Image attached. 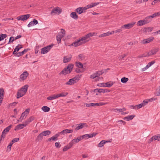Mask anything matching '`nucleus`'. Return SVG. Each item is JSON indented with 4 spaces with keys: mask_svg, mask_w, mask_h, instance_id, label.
Wrapping results in <instances>:
<instances>
[{
    "mask_svg": "<svg viewBox=\"0 0 160 160\" xmlns=\"http://www.w3.org/2000/svg\"><path fill=\"white\" fill-rule=\"evenodd\" d=\"M97 33L95 32H90L86 35L80 38L79 39L73 42L72 45L74 46L75 47L80 46L88 42L90 39L89 38L91 37L96 35Z\"/></svg>",
    "mask_w": 160,
    "mask_h": 160,
    "instance_id": "obj_1",
    "label": "nucleus"
},
{
    "mask_svg": "<svg viewBox=\"0 0 160 160\" xmlns=\"http://www.w3.org/2000/svg\"><path fill=\"white\" fill-rule=\"evenodd\" d=\"M28 87V85H25L19 90L17 93V98L18 99L23 96L26 93Z\"/></svg>",
    "mask_w": 160,
    "mask_h": 160,
    "instance_id": "obj_2",
    "label": "nucleus"
},
{
    "mask_svg": "<svg viewBox=\"0 0 160 160\" xmlns=\"http://www.w3.org/2000/svg\"><path fill=\"white\" fill-rule=\"evenodd\" d=\"M80 78L78 75H77L73 78L70 79L68 82L66 83V84L70 85L73 84L78 82Z\"/></svg>",
    "mask_w": 160,
    "mask_h": 160,
    "instance_id": "obj_3",
    "label": "nucleus"
},
{
    "mask_svg": "<svg viewBox=\"0 0 160 160\" xmlns=\"http://www.w3.org/2000/svg\"><path fill=\"white\" fill-rule=\"evenodd\" d=\"M53 45V44H52L50 45L42 48L41 50V54H44L48 52L52 48Z\"/></svg>",
    "mask_w": 160,
    "mask_h": 160,
    "instance_id": "obj_4",
    "label": "nucleus"
},
{
    "mask_svg": "<svg viewBox=\"0 0 160 160\" xmlns=\"http://www.w3.org/2000/svg\"><path fill=\"white\" fill-rule=\"evenodd\" d=\"M30 111V109L27 108L25 110V111L23 112L18 122L22 121V120L26 118V117L28 115Z\"/></svg>",
    "mask_w": 160,
    "mask_h": 160,
    "instance_id": "obj_5",
    "label": "nucleus"
},
{
    "mask_svg": "<svg viewBox=\"0 0 160 160\" xmlns=\"http://www.w3.org/2000/svg\"><path fill=\"white\" fill-rule=\"evenodd\" d=\"M30 15V14H27L26 15H22L19 17H18L17 18L18 20L24 21L27 20L29 18Z\"/></svg>",
    "mask_w": 160,
    "mask_h": 160,
    "instance_id": "obj_6",
    "label": "nucleus"
},
{
    "mask_svg": "<svg viewBox=\"0 0 160 160\" xmlns=\"http://www.w3.org/2000/svg\"><path fill=\"white\" fill-rule=\"evenodd\" d=\"M59 9V7H57L52 9L50 13V14L52 16H53L57 13H58L59 14L60 13L61 11Z\"/></svg>",
    "mask_w": 160,
    "mask_h": 160,
    "instance_id": "obj_7",
    "label": "nucleus"
},
{
    "mask_svg": "<svg viewBox=\"0 0 160 160\" xmlns=\"http://www.w3.org/2000/svg\"><path fill=\"white\" fill-rule=\"evenodd\" d=\"M135 22H132L131 23H129L127 24H124L122 26L121 28H125L126 29H129L132 28L135 24Z\"/></svg>",
    "mask_w": 160,
    "mask_h": 160,
    "instance_id": "obj_8",
    "label": "nucleus"
},
{
    "mask_svg": "<svg viewBox=\"0 0 160 160\" xmlns=\"http://www.w3.org/2000/svg\"><path fill=\"white\" fill-rule=\"evenodd\" d=\"M154 39V37H151L147 39L141 40V43L143 44L147 43L152 41Z\"/></svg>",
    "mask_w": 160,
    "mask_h": 160,
    "instance_id": "obj_9",
    "label": "nucleus"
},
{
    "mask_svg": "<svg viewBox=\"0 0 160 160\" xmlns=\"http://www.w3.org/2000/svg\"><path fill=\"white\" fill-rule=\"evenodd\" d=\"M28 75L29 74L27 71H25L20 75V78L22 80H25L26 79Z\"/></svg>",
    "mask_w": 160,
    "mask_h": 160,
    "instance_id": "obj_10",
    "label": "nucleus"
},
{
    "mask_svg": "<svg viewBox=\"0 0 160 160\" xmlns=\"http://www.w3.org/2000/svg\"><path fill=\"white\" fill-rule=\"evenodd\" d=\"M72 56L70 54L69 56H64L63 59V62L64 63H67L69 62L72 58Z\"/></svg>",
    "mask_w": 160,
    "mask_h": 160,
    "instance_id": "obj_11",
    "label": "nucleus"
},
{
    "mask_svg": "<svg viewBox=\"0 0 160 160\" xmlns=\"http://www.w3.org/2000/svg\"><path fill=\"white\" fill-rule=\"evenodd\" d=\"M96 135V134L94 133L90 134H86L81 136V137L82 139V140L83 139L85 138H86L87 139H88L89 138H92L94 136H95Z\"/></svg>",
    "mask_w": 160,
    "mask_h": 160,
    "instance_id": "obj_12",
    "label": "nucleus"
},
{
    "mask_svg": "<svg viewBox=\"0 0 160 160\" xmlns=\"http://www.w3.org/2000/svg\"><path fill=\"white\" fill-rule=\"evenodd\" d=\"M78 126L76 127V128H75V130H78L80 129H82L84 127V126L86 125V127H88V125H87L86 123H80L79 124L77 125Z\"/></svg>",
    "mask_w": 160,
    "mask_h": 160,
    "instance_id": "obj_13",
    "label": "nucleus"
},
{
    "mask_svg": "<svg viewBox=\"0 0 160 160\" xmlns=\"http://www.w3.org/2000/svg\"><path fill=\"white\" fill-rule=\"evenodd\" d=\"M82 140V139L81 136L80 137H78L77 138H75L72 139L71 142H70V143L72 144V146L73 144L78 142L79 141Z\"/></svg>",
    "mask_w": 160,
    "mask_h": 160,
    "instance_id": "obj_14",
    "label": "nucleus"
},
{
    "mask_svg": "<svg viewBox=\"0 0 160 160\" xmlns=\"http://www.w3.org/2000/svg\"><path fill=\"white\" fill-rule=\"evenodd\" d=\"M22 47L21 45L18 44L17 46L14 49V51L13 52V54L15 55L16 56H17V53H18L17 52L19 50L22 48Z\"/></svg>",
    "mask_w": 160,
    "mask_h": 160,
    "instance_id": "obj_15",
    "label": "nucleus"
},
{
    "mask_svg": "<svg viewBox=\"0 0 160 160\" xmlns=\"http://www.w3.org/2000/svg\"><path fill=\"white\" fill-rule=\"evenodd\" d=\"M26 124L25 123L18 124L16 126L14 130L17 131L22 129L24 127H26Z\"/></svg>",
    "mask_w": 160,
    "mask_h": 160,
    "instance_id": "obj_16",
    "label": "nucleus"
},
{
    "mask_svg": "<svg viewBox=\"0 0 160 160\" xmlns=\"http://www.w3.org/2000/svg\"><path fill=\"white\" fill-rule=\"evenodd\" d=\"M73 130L72 129L70 130L68 129H66L58 133H59V134H61L62 135H64L65 134L72 133L73 132Z\"/></svg>",
    "mask_w": 160,
    "mask_h": 160,
    "instance_id": "obj_17",
    "label": "nucleus"
},
{
    "mask_svg": "<svg viewBox=\"0 0 160 160\" xmlns=\"http://www.w3.org/2000/svg\"><path fill=\"white\" fill-rule=\"evenodd\" d=\"M38 23V21L37 20L34 19L33 21H31L29 23L28 25V27H30L33 26L37 24Z\"/></svg>",
    "mask_w": 160,
    "mask_h": 160,
    "instance_id": "obj_18",
    "label": "nucleus"
},
{
    "mask_svg": "<svg viewBox=\"0 0 160 160\" xmlns=\"http://www.w3.org/2000/svg\"><path fill=\"white\" fill-rule=\"evenodd\" d=\"M4 90L3 88H1L0 89V105L2 102L3 98Z\"/></svg>",
    "mask_w": 160,
    "mask_h": 160,
    "instance_id": "obj_19",
    "label": "nucleus"
},
{
    "mask_svg": "<svg viewBox=\"0 0 160 160\" xmlns=\"http://www.w3.org/2000/svg\"><path fill=\"white\" fill-rule=\"evenodd\" d=\"M158 48H154L151 50L149 52H148L147 54H150V56L152 55H154L158 51Z\"/></svg>",
    "mask_w": 160,
    "mask_h": 160,
    "instance_id": "obj_20",
    "label": "nucleus"
},
{
    "mask_svg": "<svg viewBox=\"0 0 160 160\" xmlns=\"http://www.w3.org/2000/svg\"><path fill=\"white\" fill-rule=\"evenodd\" d=\"M34 119V117L32 116L31 117L25 121L24 123L26 124V126H27Z\"/></svg>",
    "mask_w": 160,
    "mask_h": 160,
    "instance_id": "obj_21",
    "label": "nucleus"
},
{
    "mask_svg": "<svg viewBox=\"0 0 160 160\" xmlns=\"http://www.w3.org/2000/svg\"><path fill=\"white\" fill-rule=\"evenodd\" d=\"M135 117V115H132L125 117L123 119L124 120H126L127 121H129L132 120Z\"/></svg>",
    "mask_w": 160,
    "mask_h": 160,
    "instance_id": "obj_22",
    "label": "nucleus"
},
{
    "mask_svg": "<svg viewBox=\"0 0 160 160\" xmlns=\"http://www.w3.org/2000/svg\"><path fill=\"white\" fill-rule=\"evenodd\" d=\"M73 64H69L68 66L67 69L69 73H70L72 71L73 68Z\"/></svg>",
    "mask_w": 160,
    "mask_h": 160,
    "instance_id": "obj_23",
    "label": "nucleus"
},
{
    "mask_svg": "<svg viewBox=\"0 0 160 160\" xmlns=\"http://www.w3.org/2000/svg\"><path fill=\"white\" fill-rule=\"evenodd\" d=\"M108 142L105 140H102L98 144V147H102L104 146L105 143Z\"/></svg>",
    "mask_w": 160,
    "mask_h": 160,
    "instance_id": "obj_24",
    "label": "nucleus"
},
{
    "mask_svg": "<svg viewBox=\"0 0 160 160\" xmlns=\"http://www.w3.org/2000/svg\"><path fill=\"white\" fill-rule=\"evenodd\" d=\"M70 16L75 20H77L78 18V16L75 12H72L70 14Z\"/></svg>",
    "mask_w": 160,
    "mask_h": 160,
    "instance_id": "obj_25",
    "label": "nucleus"
},
{
    "mask_svg": "<svg viewBox=\"0 0 160 160\" xmlns=\"http://www.w3.org/2000/svg\"><path fill=\"white\" fill-rule=\"evenodd\" d=\"M68 73H69L67 69L66 68H65L64 69L60 72L59 74L60 75L61 74L65 75Z\"/></svg>",
    "mask_w": 160,
    "mask_h": 160,
    "instance_id": "obj_26",
    "label": "nucleus"
},
{
    "mask_svg": "<svg viewBox=\"0 0 160 160\" xmlns=\"http://www.w3.org/2000/svg\"><path fill=\"white\" fill-rule=\"evenodd\" d=\"M28 51V50L27 49H25L23 51L21 52H19L17 53V57H20L22 56L24 54V53Z\"/></svg>",
    "mask_w": 160,
    "mask_h": 160,
    "instance_id": "obj_27",
    "label": "nucleus"
},
{
    "mask_svg": "<svg viewBox=\"0 0 160 160\" xmlns=\"http://www.w3.org/2000/svg\"><path fill=\"white\" fill-rule=\"evenodd\" d=\"M43 135L41 132L39 134V135L37 136L36 141L38 142H40L42 141L43 138Z\"/></svg>",
    "mask_w": 160,
    "mask_h": 160,
    "instance_id": "obj_28",
    "label": "nucleus"
},
{
    "mask_svg": "<svg viewBox=\"0 0 160 160\" xmlns=\"http://www.w3.org/2000/svg\"><path fill=\"white\" fill-rule=\"evenodd\" d=\"M58 98L57 95L54 94L53 95H51L47 98V99L49 100H52Z\"/></svg>",
    "mask_w": 160,
    "mask_h": 160,
    "instance_id": "obj_29",
    "label": "nucleus"
},
{
    "mask_svg": "<svg viewBox=\"0 0 160 160\" xmlns=\"http://www.w3.org/2000/svg\"><path fill=\"white\" fill-rule=\"evenodd\" d=\"M156 140L158 141V134L152 137L149 140V142L150 143L151 142L154 141Z\"/></svg>",
    "mask_w": 160,
    "mask_h": 160,
    "instance_id": "obj_30",
    "label": "nucleus"
},
{
    "mask_svg": "<svg viewBox=\"0 0 160 160\" xmlns=\"http://www.w3.org/2000/svg\"><path fill=\"white\" fill-rule=\"evenodd\" d=\"M146 24H147V22L145 21L144 19L143 20H140L137 23L138 25L139 26H142Z\"/></svg>",
    "mask_w": 160,
    "mask_h": 160,
    "instance_id": "obj_31",
    "label": "nucleus"
},
{
    "mask_svg": "<svg viewBox=\"0 0 160 160\" xmlns=\"http://www.w3.org/2000/svg\"><path fill=\"white\" fill-rule=\"evenodd\" d=\"M72 146V144L70 143L69 142L68 145L64 147L63 149V151H66L70 149Z\"/></svg>",
    "mask_w": 160,
    "mask_h": 160,
    "instance_id": "obj_32",
    "label": "nucleus"
},
{
    "mask_svg": "<svg viewBox=\"0 0 160 160\" xmlns=\"http://www.w3.org/2000/svg\"><path fill=\"white\" fill-rule=\"evenodd\" d=\"M41 133L42 134L43 136H46L50 135L51 133V132L50 131L47 130L42 132Z\"/></svg>",
    "mask_w": 160,
    "mask_h": 160,
    "instance_id": "obj_33",
    "label": "nucleus"
},
{
    "mask_svg": "<svg viewBox=\"0 0 160 160\" xmlns=\"http://www.w3.org/2000/svg\"><path fill=\"white\" fill-rule=\"evenodd\" d=\"M104 71L105 70H102L101 71H99L96 72L95 73L96 76H97V77H98L100 75L102 74L104 72Z\"/></svg>",
    "mask_w": 160,
    "mask_h": 160,
    "instance_id": "obj_34",
    "label": "nucleus"
},
{
    "mask_svg": "<svg viewBox=\"0 0 160 160\" xmlns=\"http://www.w3.org/2000/svg\"><path fill=\"white\" fill-rule=\"evenodd\" d=\"M59 133L58 132L54 135L51 138L52 139V140L55 141L56 140H57L58 139V137L59 136Z\"/></svg>",
    "mask_w": 160,
    "mask_h": 160,
    "instance_id": "obj_35",
    "label": "nucleus"
},
{
    "mask_svg": "<svg viewBox=\"0 0 160 160\" xmlns=\"http://www.w3.org/2000/svg\"><path fill=\"white\" fill-rule=\"evenodd\" d=\"M42 110L44 112H48L50 111V108L47 106H44L42 108Z\"/></svg>",
    "mask_w": 160,
    "mask_h": 160,
    "instance_id": "obj_36",
    "label": "nucleus"
},
{
    "mask_svg": "<svg viewBox=\"0 0 160 160\" xmlns=\"http://www.w3.org/2000/svg\"><path fill=\"white\" fill-rule=\"evenodd\" d=\"M76 65L77 67L81 69L85 68L83 67L82 64L80 62H76Z\"/></svg>",
    "mask_w": 160,
    "mask_h": 160,
    "instance_id": "obj_37",
    "label": "nucleus"
},
{
    "mask_svg": "<svg viewBox=\"0 0 160 160\" xmlns=\"http://www.w3.org/2000/svg\"><path fill=\"white\" fill-rule=\"evenodd\" d=\"M68 93L67 92H61L60 94H57V96L58 98L60 97H65L66 96Z\"/></svg>",
    "mask_w": 160,
    "mask_h": 160,
    "instance_id": "obj_38",
    "label": "nucleus"
},
{
    "mask_svg": "<svg viewBox=\"0 0 160 160\" xmlns=\"http://www.w3.org/2000/svg\"><path fill=\"white\" fill-rule=\"evenodd\" d=\"M82 8L81 7H79L75 10V11L77 12L79 14H81L83 12V10L82 9Z\"/></svg>",
    "mask_w": 160,
    "mask_h": 160,
    "instance_id": "obj_39",
    "label": "nucleus"
},
{
    "mask_svg": "<svg viewBox=\"0 0 160 160\" xmlns=\"http://www.w3.org/2000/svg\"><path fill=\"white\" fill-rule=\"evenodd\" d=\"M85 70V68H76L75 70V71L77 73H82Z\"/></svg>",
    "mask_w": 160,
    "mask_h": 160,
    "instance_id": "obj_40",
    "label": "nucleus"
},
{
    "mask_svg": "<svg viewBox=\"0 0 160 160\" xmlns=\"http://www.w3.org/2000/svg\"><path fill=\"white\" fill-rule=\"evenodd\" d=\"M12 127V125H10L8 126L6 128H5L3 131V132L5 133L8 132H9V130L11 129Z\"/></svg>",
    "mask_w": 160,
    "mask_h": 160,
    "instance_id": "obj_41",
    "label": "nucleus"
},
{
    "mask_svg": "<svg viewBox=\"0 0 160 160\" xmlns=\"http://www.w3.org/2000/svg\"><path fill=\"white\" fill-rule=\"evenodd\" d=\"M7 37V35L6 34H0V41L3 40Z\"/></svg>",
    "mask_w": 160,
    "mask_h": 160,
    "instance_id": "obj_42",
    "label": "nucleus"
},
{
    "mask_svg": "<svg viewBox=\"0 0 160 160\" xmlns=\"http://www.w3.org/2000/svg\"><path fill=\"white\" fill-rule=\"evenodd\" d=\"M109 32H108L106 33H104L98 36L99 38H102L105 37H106L107 36H109Z\"/></svg>",
    "mask_w": 160,
    "mask_h": 160,
    "instance_id": "obj_43",
    "label": "nucleus"
},
{
    "mask_svg": "<svg viewBox=\"0 0 160 160\" xmlns=\"http://www.w3.org/2000/svg\"><path fill=\"white\" fill-rule=\"evenodd\" d=\"M144 20L147 22V24L151 22L152 20L149 16L146 17Z\"/></svg>",
    "mask_w": 160,
    "mask_h": 160,
    "instance_id": "obj_44",
    "label": "nucleus"
},
{
    "mask_svg": "<svg viewBox=\"0 0 160 160\" xmlns=\"http://www.w3.org/2000/svg\"><path fill=\"white\" fill-rule=\"evenodd\" d=\"M128 80V78H127L123 77L121 79V82L123 83H126Z\"/></svg>",
    "mask_w": 160,
    "mask_h": 160,
    "instance_id": "obj_45",
    "label": "nucleus"
},
{
    "mask_svg": "<svg viewBox=\"0 0 160 160\" xmlns=\"http://www.w3.org/2000/svg\"><path fill=\"white\" fill-rule=\"evenodd\" d=\"M155 94L156 96H160V87H159L156 89V92L155 93Z\"/></svg>",
    "mask_w": 160,
    "mask_h": 160,
    "instance_id": "obj_46",
    "label": "nucleus"
},
{
    "mask_svg": "<svg viewBox=\"0 0 160 160\" xmlns=\"http://www.w3.org/2000/svg\"><path fill=\"white\" fill-rule=\"evenodd\" d=\"M105 84V87L109 88L111 87L113 85L112 83H110L109 82L106 83Z\"/></svg>",
    "mask_w": 160,
    "mask_h": 160,
    "instance_id": "obj_47",
    "label": "nucleus"
},
{
    "mask_svg": "<svg viewBox=\"0 0 160 160\" xmlns=\"http://www.w3.org/2000/svg\"><path fill=\"white\" fill-rule=\"evenodd\" d=\"M6 133L2 132V134L1 137V139H0V141H1L2 140V138L4 139L6 136Z\"/></svg>",
    "mask_w": 160,
    "mask_h": 160,
    "instance_id": "obj_48",
    "label": "nucleus"
},
{
    "mask_svg": "<svg viewBox=\"0 0 160 160\" xmlns=\"http://www.w3.org/2000/svg\"><path fill=\"white\" fill-rule=\"evenodd\" d=\"M150 54H147L146 55L145 54H143L141 55H139L138 56L139 58H141L143 57H149L150 56Z\"/></svg>",
    "mask_w": 160,
    "mask_h": 160,
    "instance_id": "obj_49",
    "label": "nucleus"
},
{
    "mask_svg": "<svg viewBox=\"0 0 160 160\" xmlns=\"http://www.w3.org/2000/svg\"><path fill=\"white\" fill-rule=\"evenodd\" d=\"M15 38H14V37H13L12 36L11 37L9 38V43L12 42H13V41L15 40Z\"/></svg>",
    "mask_w": 160,
    "mask_h": 160,
    "instance_id": "obj_50",
    "label": "nucleus"
},
{
    "mask_svg": "<svg viewBox=\"0 0 160 160\" xmlns=\"http://www.w3.org/2000/svg\"><path fill=\"white\" fill-rule=\"evenodd\" d=\"M96 77H97V76H96L95 72L91 75L90 76V78L92 79H94Z\"/></svg>",
    "mask_w": 160,
    "mask_h": 160,
    "instance_id": "obj_51",
    "label": "nucleus"
},
{
    "mask_svg": "<svg viewBox=\"0 0 160 160\" xmlns=\"http://www.w3.org/2000/svg\"><path fill=\"white\" fill-rule=\"evenodd\" d=\"M86 106L87 107H94V103H85Z\"/></svg>",
    "mask_w": 160,
    "mask_h": 160,
    "instance_id": "obj_52",
    "label": "nucleus"
},
{
    "mask_svg": "<svg viewBox=\"0 0 160 160\" xmlns=\"http://www.w3.org/2000/svg\"><path fill=\"white\" fill-rule=\"evenodd\" d=\"M148 102V101L147 100H144L143 102L142 103L143 104V107L147 105Z\"/></svg>",
    "mask_w": 160,
    "mask_h": 160,
    "instance_id": "obj_53",
    "label": "nucleus"
},
{
    "mask_svg": "<svg viewBox=\"0 0 160 160\" xmlns=\"http://www.w3.org/2000/svg\"><path fill=\"white\" fill-rule=\"evenodd\" d=\"M19 140V138H16L13 139L12 140V142L13 143H14L15 142H18Z\"/></svg>",
    "mask_w": 160,
    "mask_h": 160,
    "instance_id": "obj_54",
    "label": "nucleus"
},
{
    "mask_svg": "<svg viewBox=\"0 0 160 160\" xmlns=\"http://www.w3.org/2000/svg\"><path fill=\"white\" fill-rule=\"evenodd\" d=\"M127 55H128L127 54H124L123 55H121L119 58V60H120V59L122 60V59H123L124 58H125L126 56H127Z\"/></svg>",
    "mask_w": 160,
    "mask_h": 160,
    "instance_id": "obj_55",
    "label": "nucleus"
},
{
    "mask_svg": "<svg viewBox=\"0 0 160 160\" xmlns=\"http://www.w3.org/2000/svg\"><path fill=\"white\" fill-rule=\"evenodd\" d=\"M146 30L148 31V32H151L152 31L153 29V27H149L148 28H146Z\"/></svg>",
    "mask_w": 160,
    "mask_h": 160,
    "instance_id": "obj_56",
    "label": "nucleus"
},
{
    "mask_svg": "<svg viewBox=\"0 0 160 160\" xmlns=\"http://www.w3.org/2000/svg\"><path fill=\"white\" fill-rule=\"evenodd\" d=\"M155 62L154 61H152L148 63L147 65L149 67H150L151 66L154 64Z\"/></svg>",
    "mask_w": 160,
    "mask_h": 160,
    "instance_id": "obj_57",
    "label": "nucleus"
},
{
    "mask_svg": "<svg viewBox=\"0 0 160 160\" xmlns=\"http://www.w3.org/2000/svg\"><path fill=\"white\" fill-rule=\"evenodd\" d=\"M143 104L142 103H140L139 104L136 105L137 108L138 109H139L141 108L142 107H143Z\"/></svg>",
    "mask_w": 160,
    "mask_h": 160,
    "instance_id": "obj_58",
    "label": "nucleus"
},
{
    "mask_svg": "<svg viewBox=\"0 0 160 160\" xmlns=\"http://www.w3.org/2000/svg\"><path fill=\"white\" fill-rule=\"evenodd\" d=\"M56 38H57V40L58 41V44L60 43L61 42V39L62 38L59 37V36H57Z\"/></svg>",
    "mask_w": 160,
    "mask_h": 160,
    "instance_id": "obj_59",
    "label": "nucleus"
},
{
    "mask_svg": "<svg viewBox=\"0 0 160 160\" xmlns=\"http://www.w3.org/2000/svg\"><path fill=\"white\" fill-rule=\"evenodd\" d=\"M105 83H99L98 84V86L99 87H105Z\"/></svg>",
    "mask_w": 160,
    "mask_h": 160,
    "instance_id": "obj_60",
    "label": "nucleus"
},
{
    "mask_svg": "<svg viewBox=\"0 0 160 160\" xmlns=\"http://www.w3.org/2000/svg\"><path fill=\"white\" fill-rule=\"evenodd\" d=\"M114 112H122V110L121 109L116 108L114 109Z\"/></svg>",
    "mask_w": 160,
    "mask_h": 160,
    "instance_id": "obj_61",
    "label": "nucleus"
},
{
    "mask_svg": "<svg viewBox=\"0 0 160 160\" xmlns=\"http://www.w3.org/2000/svg\"><path fill=\"white\" fill-rule=\"evenodd\" d=\"M55 146L57 148H59L61 146L60 145V143L59 142H55Z\"/></svg>",
    "mask_w": 160,
    "mask_h": 160,
    "instance_id": "obj_62",
    "label": "nucleus"
},
{
    "mask_svg": "<svg viewBox=\"0 0 160 160\" xmlns=\"http://www.w3.org/2000/svg\"><path fill=\"white\" fill-rule=\"evenodd\" d=\"M92 5V7H94L97 6V5L99 4V2H92L91 3Z\"/></svg>",
    "mask_w": 160,
    "mask_h": 160,
    "instance_id": "obj_63",
    "label": "nucleus"
},
{
    "mask_svg": "<svg viewBox=\"0 0 160 160\" xmlns=\"http://www.w3.org/2000/svg\"><path fill=\"white\" fill-rule=\"evenodd\" d=\"M122 28H121H121L118 29L117 30H115V33H119L120 32H121L122 31Z\"/></svg>",
    "mask_w": 160,
    "mask_h": 160,
    "instance_id": "obj_64",
    "label": "nucleus"
}]
</instances>
